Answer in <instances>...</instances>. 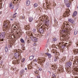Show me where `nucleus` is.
I'll return each instance as SVG.
<instances>
[{"instance_id": "1", "label": "nucleus", "mask_w": 78, "mask_h": 78, "mask_svg": "<svg viewBox=\"0 0 78 78\" xmlns=\"http://www.w3.org/2000/svg\"><path fill=\"white\" fill-rule=\"evenodd\" d=\"M26 33L28 34V35L29 36V37H30L31 40L33 41L34 42H36L37 41V39L36 38L33 36V34H31V33L30 32H26Z\"/></svg>"}, {"instance_id": "2", "label": "nucleus", "mask_w": 78, "mask_h": 78, "mask_svg": "<svg viewBox=\"0 0 78 78\" xmlns=\"http://www.w3.org/2000/svg\"><path fill=\"white\" fill-rule=\"evenodd\" d=\"M17 49L16 50V53H15V58H19L20 57L21 55L19 53V51H17Z\"/></svg>"}, {"instance_id": "3", "label": "nucleus", "mask_w": 78, "mask_h": 78, "mask_svg": "<svg viewBox=\"0 0 78 78\" xmlns=\"http://www.w3.org/2000/svg\"><path fill=\"white\" fill-rule=\"evenodd\" d=\"M5 32H2V34H1L0 35V37H1V38L0 39V41H4V40H3V39L5 38Z\"/></svg>"}, {"instance_id": "4", "label": "nucleus", "mask_w": 78, "mask_h": 78, "mask_svg": "<svg viewBox=\"0 0 78 78\" xmlns=\"http://www.w3.org/2000/svg\"><path fill=\"white\" fill-rule=\"evenodd\" d=\"M72 63L71 62H69L66 63V66L67 67H70L71 66H72Z\"/></svg>"}, {"instance_id": "5", "label": "nucleus", "mask_w": 78, "mask_h": 78, "mask_svg": "<svg viewBox=\"0 0 78 78\" xmlns=\"http://www.w3.org/2000/svg\"><path fill=\"white\" fill-rule=\"evenodd\" d=\"M69 22L73 24H74L75 23V21L73 20L72 19H69L68 20Z\"/></svg>"}, {"instance_id": "6", "label": "nucleus", "mask_w": 78, "mask_h": 78, "mask_svg": "<svg viewBox=\"0 0 78 78\" xmlns=\"http://www.w3.org/2000/svg\"><path fill=\"white\" fill-rule=\"evenodd\" d=\"M60 33L62 34H65L66 33H67L66 32V29H65L62 30L60 31Z\"/></svg>"}, {"instance_id": "7", "label": "nucleus", "mask_w": 78, "mask_h": 78, "mask_svg": "<svg viewBox=\"0 0 78 78\" xmlns=\"http://www.w3.org/2000/svg\"><path fill=\"white\" fill-rule=\"evenodd\" d=\"M73 52L74 53V55H76L77 53H78V49H76L75 50H73Z\"/></svg>"}, {"instance_id": "8", "label": "nucleus", "mask_w": 78, "mask_h": 78, "mask_svg": "<svg viewBox=\"0 0 78 78\" xmlns=\"http://www.w3.org/2000/svg\"><path fill=\"white\" fill-rule=\"evenodd\" d=\"M49 66V63H48V62H47L44 66V67L45 69H47Z\"/></svg>"}, {"instance_id": "9", "label": "nucleus", "mask_w": 78, "mask_h": 78, "mask_svg": "<svg viewBox=\"0 0 78 78\" xmlns=\"http://www.w3.org/2000/svg\"><path fill=\"white\" fill-rule=\"evenodd\" d=\"M65 30H66V33H68H68L70 32L71 30V28H66Z\"/></svg>"}, {"instance_id": "10", "label": "nucleus", "mask_w": 78, "mask_h": 78, "mask_svg": "<svg viewBox=\"0 0 78 78\" xmlns=\"http://www.w3.org/2000/svg\"><path fill=\"white\" fill-rule=\"evenodd\" d=\"M25 27L26 30H29L30 28V25H27V26H26Z\"/></svg>"}, {"instance_id": "11", "label": "nucleus", "mask_w": 78, "mask_h": 78, "mask_svg": "<svg viewBox=\"0 0 78 78\" xmlns=\"http://www.w3.org/2000/svg\"><path fill=\"white\" fill-rule=\"evenodd\" d=\"M66 6L68 7V8H69L70 7V5H71V3L70 2L66 4Z\"/></svg>"}, {"instance_id": "12", "label": "nucleus", "mask_w": 78, "mask_h": 78, "mask_svg": "<svg viewBox=\"0 0 78 78\" xmlns=\"http://www.w3.org/2000/svg\"><path fill=\"white\" fill-rule=\"evenodd\" d=\"M45 55H47V56H48V57L49 58H50L51 57V54H49L48 53H45Z\"/></svg>"}, {"instance_id": "13", "label": "nucleus", "mask_w": 78, "mask_h": 78, "mask_svg": "<svg viewBox=\"0 0 78 78\" xmlns=\"http://www.w3.org/2000/svg\"><path fill=\"white\" fill-rule=\"evenodd\" d=\"M33 18L32 17H30L29 18V21L30 22H32V21H33Z\"/></svg>"}, {"instance_id": "14", "label": "nucleus", "mask_w": 78, "mask_h": 78, "mask_svg": "<svg viewBox=\"0 0 78 78\" xmlns=\"http://www.w3.org/2000/svg\"><path fill=\"white\" fill-rule=\"evenodd\" d=\"M30 4V2L28 0H27L26 2V5L27 6H29Z\"/></svg>"}, {"instance_id": "15", "label": "nucleus", "mask_w": 78, "mask_h": 78, "mask_svg": "<svg viewBox=\"0 0 78 78\" xmlns=\"http://www.w3.org/2000/svg\"><path fill=\"white\" fill-rule=\"evenodd\" d=\"M24 72H25V71H24V69H23L21 70L20 72V73L21 75H22L24 73Z\"/></svg>"}, {"instance_id": "16", "label": "nucleus", "mask_w": 78, "mask_h": 78, "mask_svg": "<svg viewBox=\"0 0 78 78\" xmlns=\"http://www.w3.org/2000/svg\"><path fill=\"white\" fill-rule=\"evenodd\" d=\"M77 14V12L75 11L73 13V16L75 17L76 16Z\"/></svg>"}, {"instance_id": "17", "label": "nucleus", "mask_w": 78, "mask_h": 78, "mask_svg": "<svg viewBox=\"0 0 78 78\" xmlns=\"http://www.w3.org/2000/svg\"><path fill=\"white\" fill-rule=\"evenodd\" d=\"M39 31H40V33H42H42H44V30H43L42 29H40Z\"/></svg>"}, {"instance_id": "18", "label": "nucleus", "mask_w": 78, "mask_h": 78, "mask_svg": "<svg viewBox=\"0 0 78 78\" xmlns=\"http://www.w3.org/2000/svg\"><path fill=\"white\" fill-rule=\"evenodd\" d=\"M69 0H64V3L66 5L69 3Z\"/></svg>"}, {"instance_id": "19", "label": "nucleus", "mask_w": 78, "mask_h": 78, "mask_svg": "<svg viewBox=\"0 0 78 78\" xmlns=\"http://www.w3.org/2000/svg\"><path fill=\"white\" fill-rule=\"evenodd\" d=\"M21 43H23V44H25V41L23 40V39H21L20 40Z\"/></svg>"}, {"instance_id": "20", "label": "nucleus", "mask_w": 78, "mask_h": 78, "mask_svg": "<svg viewBox=\"0 0 78 78\" xmlns=\"http://www.w3.org/2000/svg\"><path fill=\"white\" fill-rule=\"evenodd\" d=\"M33 58H34V56H31L30 57V60L33 59Z\"/></svg>"}, {"instance_id": "21", "label": "nucleus", "mask_w": 78, "mask_h": 78, "mask_svg": "<svg viewBox=\"0 0 78 78\" xmlns=\"http://www.w3.org/2000/svg\"><path fill=\"white\" fill-rule=\"evenodd\" d=\"M5 52H8V47L6 46L5 48Z\"/></svg>"}, {"instance_id": "22", "label": "nucleus", "mask_w": 78, "mask_h": 78, "mask_svg": "<svg viewBox=\"0 0 78 78\" xmlns=\"http://www.w3.org/2000/svg\"><path fill=\"white\" fill-rule=\"evenodd\" d=\"M22 49L23 50H25V47L24 46H22Z\"/></svg>"}, {"instance_id": "23", "label": "nucleus", "mask_w": 78, "mask_h": 78, "mask_svg": "<svg viewBox=\"0 0 78 78\" xmlns=\"http://www.w3.org/2000/svg\"><path fill=\"white\" fill-rule=\"evenodd\" d=\"M55 53H56V50L53 49L52 51V53H55Z\"/></svg>"}, {"instance_id": "24", "label": "nucleus", "mask_w": 78, "mask_h": 78, "mask_svg": "<svg viewBox=\"0 0 78 78\" xmlns=\"http://www.w3.org/2000/svg\"><path fill=\"white\" fill-rule=\"evenodd\" d=\"M16 14H17V13H16L13 16V18L14 19V18H15L16 17Z\"/></svg>"}, {"instance_id": "25", "label": "nucleus", "mask_w": 78, "mask_h": 78, "mask_svg": "<svg viewBox=\"0 0 78 78\" xmlns=\"http://www.w3.org/2000/svg\"><path fill=\"white\" fill-rule=\"evenodd\" d=\"M8 23H6V24L4 25V26L5 28H8Z\"/></svg>"}, {"instance_id": "26", "label": "nucleus", "mask_w": 78, "mask_h": 78, "mask_svg": "<svg viewBox=\"0 0 78 78\" xmlns=\"http://www.w3.org/2000/svg\"><path fill=\"white\" fill-rule=\"evenodd\" d=\"M25 61V58H23L22 59V62H24Z\"/></svg>"}, {"instance_id": "27", "label": "nucleus", "mask_w": 78, "mask_h": 78, "mask_svg": "<svg viewBox=\"0 0 78 78\" xmlns=\"http://www.w3.org/2000/svg\"><path fill=\"white\" fill-rule=\"evenodd\" d=\"M54 61L56 62V61H57V60H58V58L57 57H55L54 59Z\"/></svg>"}, {"instance_id": "28", "label": "nucleus", "mask_w": 78, "mask_h": 78, "mask_svg": "<svg viewBox=\"0 0 78 78\" xmlns=\"http://www.w3.org/2000/svg\"><path fill=\"white\" fill-rule=\"evenodd\" d=\"M77 32H78V31H77L76 30H74V34L76 35V34H77Z\"/></svg>"}, {"instance_id": "29", "label": "nucleus", "mask_w": 78, "mask_h": 78, "mask_svg": "<svg viewBox=\"0 0 78 78\" xmlns=\"http://www.w3.org/2000/svg\"><path fill=\"white\" fill-rule=\"evenodd\" d=\"M34 7H37V3H35L34 5Z\"/></svg>"}, {"instance_id": "30", "label": "nucleus", "mask_w": 78, "mask_h": 78, "mask_svg": "<svg viewBox=\"0 0 78 78\" xmlns=\"http://www.w3.org/2000/svg\"><path fill=\"white\" fill-rule=\"evenodd\" d=\"M45 60H46V59H45V58H43V59H42L43 62H44L45 61Z\"/></svg>"}, {"instance_id": "31", "label": "nucleus", "mask_w": 78, "mask_h": 78, "mask_svg": "<svg viewBox=\"0 0 78 78\" xmlns=\"http://www.w3.org/2000/svg\"><path fill=\"white\" fill-rule=\"evenodd\" d=\"M53 41L54 42H55V41H57V39L56 38H53Z\"/></svg>"}, {"instance_id": "32", "label": "nucleus", "mask_w": 78, "mask_h": 78, "mask_svg": "<svg viewBox=\"0 0 78 78\" xmlns=\"http://www.w3.org/2000/svg\"><path fill=\"white\" fill-rule=\"evenodd\" d=\"M52 77L53 78H56V76L55 75V74H53V75H52Z\"/></svg>"}, {"instance_id": "33", "label": "nucleus", "mask_w": 78, "mask_h": 78, "mask_svg": "<svg viewBox=\"0 0 78 78\" xmlns=\"http://www.w3.org/2000/svg\"><path fill=\"white\" fill-rule=\"evenodd\" d=\"M9 5L10 6V7L12 6V3H10Z\"/></svg>"}, {"instance_id": "34", "label": "nucleus", "mask_w": 78, "mask_h": 78, "mask_svg": "<svg viewBox=\"0 0 78 78\" xmlns=\"http://www.w3.org/2000/svg\"><path fill=\"white\" fill-rule=\"evenodd\" d=\"M63 39H64V38H63V37H60V40H61V41H63Z\"/></svg>"}, {"instance_id": "35", "label": "nucleus", "mask_w": 78, "mask_h": 78, "mask_svg": "<svg viewBox=\"0 0 78 78\" xmlns=\"http://www.w3.org/2000/svg\"><path fill=\"white\" fill-rule=\"evenodd\" d=\"M38 69L40 71H41L42 70V68H39Z\"/></svg>"}, {"instance_id": "36", "label": "nucleus", "mask_w": 78, "mask_h": 78, "mask_svg": "<svg viewBox=\"0 0 78 78\" xmlns=\"http://www.w3.org/2000/svg\"><path fill=\"white\" fill-rule=\"evenodd\" d=\"M62 47H63V48H64L65 47H66V45H63L62 46Z\"/></svg>"}, {"instance_id": "37", "label": "nucleus", "mask_w": 78, "mask_h": 78, "mask_svg": "<svg viewBox=\"0 0 78 78\" xmlns=\"http://www.w3.org/2000/svg\"><path fill=\"white\" fill-rule=\"evenodd\" d=\"M67 23H66V24H64V27H67Z\"/></svg>"}, {"instance_id": "38", "label": "nucleus", "mask_w": 78, "mask_h": 78, "mask_svg": "<svg viewBox=\"0 0 78 78\" xmlns=\"http://www.w3.org/2000/svg\"><path fill=\"white\" fill-rule=\"evenodd\" d=\"M54 22H55V23H57V21H56V20L55 19L54 20Z\"/></svg>"}, {"instance_id": "39", "label": "nucleus", "mask_w": 78, "mask_h": 78, "mask_svg": "<svg viewBox=\"0 0 78 78\" xmlns=\"http://www.w3.org/2000/svg\"><path fill=\"white\" fill-rule=\"evenodd\" d=\"M35 31H36V29H35L33 30V32H34V33H35Z\"/></svg>"}, {"instance_id": "40", "label": "nucleus", "mask_w": 78, "mask_h": 78, "mask_svg": "<svg viewBox=\"0 0 78 78\" xmlns=\"http://www.w3.org/2000/svg\"><path fill=\"white\" fill-rule=\"evenodd\" d=\"M69 24H66V27H69Z\"/></svg>"}, {"instance_id": "41", "label": "nucleus", "mask_w": 78, "mask_h": 78, "mask_svg": "<svg viewBox=\"0 0 78 78\" xmlns=\"http://www.w3.org/2000/svg\"><path fill=\"white\" fill-rule=\"evenodd\" d=\"M61 60H62L63 61H64V58H62V59H61Z\"/></svg>"}, {"instance_id": "42", "label": "nucleus", "mask_w": 78, "mask_h": 78, "mask_svg": "<svg viewBox=\"0 0 78 78\" xmlns=\"http://www.w3.org/2000/svg\"><path fill=\"white\" fill-rule=\"evenodd\" d=\"M11 9H14V6H11Z\"/></svg>"}, {"instance_id": "43", "label": "nucleus", "mask_w": 78, "mask_h": 78, "mask_svg": "<svg viewBox=\"0 0 78 78\" xmlns=\"http://www.w3.org/2000/svg\"><path fill=\"white\" fill-rule=\"evenodd\" d=\"M22 18L23 19H25V17H24V16H22Z\"/></svg>"}, {"instance_id": "44", "label": "nucleus", "mask_w": 78, "mask_h": 78, "mask_svg": "<svg viewBox=\"0 0 78 78\" xmlns=\"http://www.w3.org/2000/svg\"><path fill=\"white\" fill-rule=\"evenodd\" d=\"M37 78H41V77H40V76H37Z\"/></svg>"}, {"instance_id": "45", "label": "nucleus", "mask_w": 78, "mask_h": 78, "mask_svg": "<svg viewBox=\"0 0 78 78\" xmlns=\"http://www.w3.org/2000/svg\"><path fill=\"white\" fill-rule=\"evenodd\" d=\"M16 61H17V63H19V62L18 60H17Z\"/></svg>"}, {"instance_id": "46", "label": "nucleus", "mask_w": 78, "mask_h": 78, "mask_svg": "<svg viewBox=\"0 0 78 78\" xmlns=\"http://www.w3.org/2000/svg\"><path fill=\"white\" fill-rule=\"evenodd\" d=\"M28 69H30V66H28Z\"/></svg>"}, {"instance_id": "47", "label": "nucleus", "mask_w": 78, "mask_h": 78, "mask_svg": "<svg viewBox=\"0 0 78 78\" xmlns=\"http://www.w3.org/2000/svg\"><path fill=\"white\" fill-rule=\"evenodd\" d=\"M65 16H66V15H64V16H63V17H65Z\"/></svg>"}, {"instance_id": "48", "label": "nucleus", "mask_w": 78, "mask_h": 78, "mask_svg": "<svg viewBox=\"0 0 78 78\" xmlns=\"http://www.w3.org/2000/svg\"><path fill=\"white\" fill-rule=\"evenodd\" d=\"M75 78H78V76H76L75 77Z\"/></svg>"}, {"instance_id": "49", "label": "nucleus", "mask_w": 78, "mask_h": 78, "mask_svg": "<svg viewBox=\"0 0 78 78\" xmlns=\"http://www.w3.org/2000/svg\"><path fill=\"white\" fill-rule=\"evenodd\" d=\"M25 70H27V68H25Z\"/></svg>"}, {"instance_id": "50", "label": "nucleus", "mask_w": 78, "mask_h": 78, "mask_svg": "<svg viewBox=\"0 0 78 78\" xmlns=\"http://www.w3.org/2000/svg\"><path fill=\"white\" fill-rule=\"evenodd\" d=\"M27 43H29V40H28V41L27 42Z\"/></svg>"}, {"instance_id": "51", "label": "nucleus", "mask_w": 78, "mask_h": 78, "mask_svg": "<svg viewBox=\"0 0 78 78\" xmlns=\"http://www.w3.org/2000/svg\"><path fill=\"white\" fill-rule=\"evenodd\" d=\"M2 57H0V60H1V59H2Z\"/></svg>"}, {"instance_id": "52", "label": "nucleus", "mask_w": 78, "mask_h": 78, "mask_svg": "<svg viewBox=\"0 0 78 78\" xmlns=\"http://www.w3.org/2000/svg\"><path fill=\"white\" fill-rule=\"evenodd\" d=\"M14 28H16V27L14 26Z\"/></svg>"}, {"instance_id": "53", "label": "nucleus", "mask_w": 78, "mask_h": 78, "mask_svg": "<svg viewBox=\"0 0 78 78\" xmlns=\"http://www.w3.org/2000/svg\"><path fill=\"white\" fill-rule=\"evenodd\" d=\"M38 60H39V61L41 60V59H39V58H38Z\"/></svg>"}, {"instance_id": "54", "label": "nucleus", "mask_w": 78, "mask_h": 78, "mask_svg": "<svg viewBox=\"0 0 78 78\" xmlns=\"http://www.w3.org/2000/svg\"><path fill=\"white\" fill-rule=\"evenodd\" d=\"M11 20H13L12 19H11Z\"/></svg>"}, {"instance_id": "55", "label": "nucleus", "mask_w": 78, "mask_h": 78, "mask_svg": "<svg viewBox=\"0 0 78 78\" xmlns=\"http://www.w3.org/2000/svg\"><path fill=\"white\" fill-rule=\"evenodd\" d=\"M47 8H48V9H49V8L48 7H47Z\"/></svg>"}, {"instance_id": "56", "label": "nucleus", "mask_w": 78, "mask_h": 78, "mask_svg": "<svg viewBox=\"0 0 78 78\" xmlns=\"http://www.w3.org/2000/svg\"><path fill=\"white\" fill-rule=\"evenodd\" d=\"M59 72H60V71H61V70H59Z\"/></svg>"}, {"instance_id": "57", "label": "nucleus", "mask_w": 78, "mask_h": 78, "mask_svg": "<svg viewBox=\"0 0 78 78\" xmlns=\"http://www.w3.org/2000/svg\"><path fill=\"white\" fill-rule=\"evenodd\" d=\"M1 14V12L0 11V14Z\"/></svg>"}, {"instance_id": "58", "label": "nucleus", "mask_w": 78, "mask_h": 78, "mask_svg": "<svg viewBox=\"0 0 78 78\" xmlns=\"http://www.w3.org/2000/svg\"><path fill=\"white\" fill-rule=\"evenodd\" d=\"M49 72V73H51L50 72Z\"/></svg>"}, {"instance_id": "59", "label": "nucleus", "mask_w": 78, "mask_h": 78, "mask_svg": "<svg viewBox=\"0 0 78 78\" xmlns=\"http://www.w3.org/2000/svg\"><path fill=\"white\" fill-rule=\"evenodd\" d=\"M59 44H61V43H59Z\"/></svg>"}, {"instance_id": "60", "label": "nucleus", "mask_w": 78, "mask_h": 78, "mask_svg": "<svg viewBox=\"0 0 78 78\" xmlns=\"http://www.w3.org/2000/svg\"><path fill=\"white\" fill-rule=\"evenodd\" d=\"M35 73H37V72H36Z\"/></svg>"}, {"instance_id": "61", "label": "nucleus", "mask_w": 78, "mask_h": 78, "mask_svg": "<svg viewBox=\"0 0 78 78\" xmlns=\"http://www.w3.org/2000/svg\"><path fill=\"white\" fill-rule=\"evenodd\" d=\"M16 30H18V29H17V28Z\"/></svg>"}, {"instance_id": "62", "label": "nucleus", "mask_w": 78, "mask_h": 78, "mask_svg": "<svg viewBox=\"0 0 78 78\" xmlns=\"http://www.w3.org/2000/svg\"><path fill=\"white\" fill-rule=\"evenodd\" d=\"M16 0H14V1H16Z\"/></svg>"}, {"instance_id": "63", "label": "nucleus", "mask_w": 78, "mask_h": 78, "mask_svg": "<svg viewBox=\"0 0 78 78\" xmlns=\"http://www.w3.org/2000/svg\"><path fill=\"white\" fill-rule=\"evenodd\" d=\"M77 9L78 8V6H77Z\"/></svg>"}, {"instance_id": "64", "label": "nucleus", "mask_w": 78, "mask_h": 78, "mask_svg": "<svg viewBox=\"0 0 78 78\" xmlns=\"http://www.w3.org/2000/svg\"><path fill=\"white\" fill-rule=\"evenodd\" d=\"M30 69H31V68H30Z\"/></svg>"}]
</instances>
